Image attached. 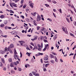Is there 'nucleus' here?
Masks as SVG:
<instances>
[{
	"label": "nucleus",
	"instance_id": "nucleus-27",
	"mask_svg": "<svg viewBox=\"0 0 76 76\" xmlns=\"http://www.w3.org/2000/svg\"><path fill=\"white\" fill-rule=\"evenodd\" d=\"M50 64H46L45 65V66L46 67H48V66Z\"/></svg>",
	"mask_w": 76,
	"mask_h": 76
},
{
	"label": "nucleus",
	"instance_id": "nucleus-1",
	"mask_svg": "<svg viewBox=\"0 0 76 76\" xmlns=\"http://www.w3.org/2000/svg\"><path fill=\"white\" fill-rule=\"evenodd\" d=\"M10 4L11 7L13 8V6L14 7H17V4H15V3H12V2H10Z\"/></svg>",
	"mask_w": 76,
	"mask_h": 76
},
{
	"label": "nucleus",
	"instance_id": "nucleus-26",
	"mask_svg": "<svg viewBox=\"0 0 76 76\" xmlns=\"http://www.w3.org/2000/svg\"><path fill=\"white\" fill-rule=\"evenodd\" d=\"M14 53V55H15V54H18V53H17V52H16V50H15V51Z\"/></svg>",
	"mask_w": 76,
	"mask_h": 76
},
{
	"label": "nucleus",
	"instance_id": "nucleus-25",
	"mask_svg": "<svg viewBox=\"0 0 76 76\" xmlns=\"http://www.w3.org/2000/svg\"><path fill=\"white\" fill-rule=\"evenodd\" d=\"M66 20H67V22L68 23H70V21H69V19L67 18H66Z\"/></svg>",
	"mask_w": 76,
	"mask_h": 76
},
{
	"label": "nucleus",
	"instance_id": "nucleus-14",
	"mask_svg": "<svg viewBox=\"0 0 76 76\" xmlns=\"http://www.w3.org/2000/svg\"><path fill=\"white\" fill-rule=\"evenodd\" d=\"M10 66L11 67H14V65H13V63H10Z\"/></svg>",
	"mask_w": 76,
	"mask_h": 76
},
{
	"label": "nucleus",
	"instance_id": "nucleus-20",
	"mask_svg": "<svg viewBox=\"0 0 76 76\" xmlns=\"http://www.w3.org/2000/svg\"><path fill=\"white\" fill-rule=\"evenodd\" d=\"M31 53H29L28 52H27L26 53V54H28V56H29V57L30 56V55H31Z\"/></svg>",
	"mask_w": 76,
	"mask_h": 76
},
{
	"label": "nucleus",
	"instance_id": "nucleus-63",
	"mask_svg": "<svg viewBox=\"0 0 76 76\" xmlns=\"http://www.w3.org/2000/svg\"><path fill=\"white\" fill-rule=\"evenodd\" d=\"M5 29H7V26H6L5 27Z\"/></svg>",
	"mask_w": 76,
	"mask_h": 76
},
{
	"label": "nucleus",
	"instance_id": "nucleus-48",
	"mask_svg": "<svg viewBox=\"0 0 76 76\" xmlns=\"http://www.w3.org/2000/svg\"><path fill=\"white\" fill-rule=\"evenodd\" d=\"M53 15L55 18H56V15L54 13H53Z\"/></svg>",
	"mask_w": 76,
	"mask_h": 76
},
{
	"label": "nucleus",
	"instance_id": "nucleus-38",
	"mask_svg": "<svg viewBox=\"0 0 76 76\" xmlns=\"http://www.w3.org/2000/svg\"><path fill=\"white\" fill-rule=\"evenodd\" d=\"M26 49L27 50H29V51L31 50V49H30V48H28V47H27L26 48Z\"/></svg>",
	"mask_w": 76,
	"mask_h": 76
},
{
	"label": "nucleus",
	"instance_id": "nucleus-18",
	"mask_svg": "<svg viewBox=\"0 0 76 76\" xmlns=\"http://www.w3.org/2000/svg\"><path fill=\"white\" fill-rule=\"evenodd\" d=\"M4 26V25L3 24H1L0 25V27L1 28H3Z\"/></svg>",
	"mask_w": 76,
	"mask_h": 76
},
{
	"label": "nucleus",
	"instance_id": "nucleus-24",
	"mask_svg": "<svg viewBox=\"0 0 76 76\" xmlns=\"http://www.w3.org/2000/svg\"><path fill=\"white\" fill-rule=\"evenodd\" d=\"M32 74H33V75H34V76H35V75L36 74V72H32Z\"/></svg>",
	"mask_w": 76,
	"mask_h": 76
},
{
	"label": "nucleus",
	"instance_id": "nucleus-12",
	"mask_svg": "<svg viewBox=\"0 0 76 76\" xmlns=\"http://www.w3.org/2000/svg\"><path fill=\"white\" fill-rule=\"evenodd\" d=\"M36 21L35 20H34V22H33V24L35 26H37V24L36 23Z\"/></svg>",
	"mask_w": 76,
	"mask_h": 76
},
{
	"label": "nucleus",
	"instance_id": "nucleus-60",
	"mask_svg": "<svg viewBox=\"0 0 76 76\" xmlns=\"http://www.w3.org/2000/svg\"><path fill=\"white\" fill-rule=\"evenodd\" d=\"M44 62L45 63H48V61H44Z\"/></svg>",
	"mask_w": 76,
	"mask_h": 76
},
{
	"label": "nucleus",
	"instance_id": "nucleus-54",
	"mask_svg": "<svg viewBox=\"0 0 76 76\" xmlns=\"http://www.w3.org/2000/svg\"><path fill=\"white\" fill-rule=\"evenodd\" d=\"M29 75L30 76H33L32 74V73H30L29 74Z\"/></svg>",
	"mask_w": 76,
	"mask_h": 76
},
{
	"label": "nucleus",
	"instance_id": "nucleus-43",
	"mask_svg": "<svg viewBox=\"0 0 76 76\" xmlns=\"http://www.w3.org/2000/svg\"><path fill=\"white\" fill-rule=\"evenodd\" d=\"M26 22H29V19L28 18H26Z\"/></svg>",
	"mask_w": 76,
	"mask_h": 76
},
{
	"label": "nucleus",
	"instance_id": "nucleus-58",
	"mask_svg": "<svg viewBox=\"0 0 76 76\" xmlns=\"http://www.w3.org/2000/svg\"><path fill=\"white\" fill-rule=\"evenodd\" d=\"M40 61L42 63H43V61H42V59H40Z\"/></svg>",
	"mask_w": 76,
	"mask_h": 76
},
{
	"label": "nucleus",
	"instance_id": "nucleus-22",
	"mask_svg": "<svg viewBox=\"0 0 76 76\" xmlns=\"http://www.w3.org/2000/svg\"><path fill=\"white\" fill-rule=\"evenodd\" d=\"M58 10V11H59V12H60V13H62V11H61V9H60L59 10Z\"/></svg>",
	"mask_w": 76,
	"mask_h": 76
},
{
	"label": "nucleus",
	"instance_id": "nucleus-64",
	"mask_svg": "<svg viewBox=\"0 0 76 76\" xmlns=\"http://www.w3.org/2000/svg\"><path fill=\"white\" fill-rule=\"evenodd\" d=\"M26 6V5H25L23 6V8H25V7Z\"/></svg>",
	"mask_w": 76,
	"mask_h": 76
},
{
	"label": "nucleus",
	"instance_id": "nucleus-19",
	"mask_svg": "<svg viewBox=\"0 0 76 76\" xmlns=\"http://www.w3.org/2000/svg\"><path fill=\"white\" fill-rule=\"evenodd\" d=\"M4 51L5 52H6V51H8V50L7 49V48L6 47L4 49Z\"/></svg>",
	"mask_w": 76,
	"mask_h": 76
},
{
	"label": "nucleus",
	"instance_id": "nucleus-3",
	"mask_svg": "<svg viewBox=\"0 0 76 76\" xmlns=\"http://www.w3.org/2000/svg\"><path fill=\"white\" fill-rule=\"evenodd\" d=\"M37 22H38L39 21L41 20V16L39 15H38L37 16Z\"/></svg>",
	"mask_w": 76,
	"mask_h": 76
},
{
	"label": "nucleus",
	"instance_id": "nucleus-5",
	"mask_svg": "<svg viewBox=\"0 0 76 76\" xmlns=\"http://www.w3.org/2000/svg\"><path fill=\"white\" fill-rule=\"evenodd\" d=\"M13 57L15 60H17V58H18V55L16 54H14V56H13Z\"/></svg>",
	"mask_w": 76,
	"mask_h": 76
},
{
	"label": "nucleus",
	"instance_id": "nucleus-53",
	"mask_svg": "<svg viewBox=\"0 0 76 76\" xmlns=\"http://www.w3.org/2000/svg\"><path fill=\"white\" fill-rule=\"evenodd\" d=\"M31 40H32V41H34V40H36L35 39V38H34V39H31Z\"/></svg>",
	"mask_w": 76,
	"mask_h": 76
},
{
	"label": "nucleus",
	"instance_id": "nucleus-61",
	"mask_svg": "<svg viewBox=\"0 0 76 76\" xmlns=\"http://www.w3.org/2000/svg\"><path fill=\"white\" fill-rule=\"evenodd\" d=\"M18 70L19 71H21L22 70V69L20 68H19L18 69Z\"/></svg>",
	"mask_w": 76,
	"mask_h": 76
},
{
	"label": "nucleus",
	"instance_id": "nucleus-4",
	"mask_svg": "<svg viewBox=\"0 0 76 76\" xmlns=\"http://www.w3.org/2000/svg\"><path fill=\"white\" fill-rule=\"evenodd\" d=\"M44 60H48V56L46 55L44 58Z\"/></svg>",
	"mask_w": 76,
	"mask_h": 76
},
{
	"label": "nucleus",
	"instance_id": "nucleus-55",
	"mask_svg": "<svg viewBox=\"0 0 76 76\" xmlns=\"http://www.w3.org/2000/svg\"><path fill=\"white\" fill-rule=\"evenodd\" d=\"M0 67H2L3 66V64H2V63L1 62V64L0 65Z\"/></svg>",
	"mask_w": 76,
	"mask_h": 76
},
{
	"label": "nucleus",
	"instance_id": "nucleus-10",
	"mask_svg": "<svg viewBox=\"0 0 76 76\" xmlns=\"http://www.w3.org/2000/svg\"><path fill=\"white\" fill-rule=\"evenodd\" d=\"M57 38V34H56L55 35L54 37H53V39H56V38Z\"/></svg>",
	"mask_w": 76,
	"mask_h": 76
},
{
	"label": "nucleus",
	"instance_id": "nucleus-52",
	"mask_svg": "<svg viewBox=\"0 0 76 76\" xmlns=\"http://www.w3.org/2000/svg\"><path fill=\"white\" fill-rule=\"evenodd\" d=\"M39 74L38 73H37V74H36L35 76H39Z\"/></svg>",
	"mask_w": 76,
	"mask_h": 76
},
{
	"label": "nucleus",
	"instance_id": "nucleus-41",
	"mask_svg": "<svg viewBox=\"0 0 76 76\" xmlns=\"http://www.w3.org/2000/svg\"><path fill=\"white\" fill-rule=\"evenodd\" d=\"M36 12H35L34 14H33V16H35V15H36Z\"/></svg>",
	"mask_w": 76,
	"mask_h": 76
},
{
	"label": "nucleus",
	"instance_id": "nucleus-16",
	"mask_svg": "<svg viewBox=\"0 0 76 76\" xmlns=\"http://www.w3.org/2000/svg\"><path fill=\"white\" fill-rule=\"evenodd\" d=\"M35 49L37 50V46L34 47V48L33 49V50H35Z\"/></svg>",
	"mask_w": 76,
	"mask_h": 76
},
{
	"label": "nucleus",
	"instance_id": "nucleus-32",
	"mask_svg": "<svg viewBox=\"0 0 76 76\" xmlns=\"http://www.w3.org/2000/svg\"><path fill=\"white\" fill-rule=\"evenodd\" d=\"M50 62H51V63H52V64H54V61L52 60L50 61Z\"/></svg>",
	"mask_w": 76,
	"mask_h": 76
},
{
	"label": "nucleus",
	"instance_id": "nucleus-21",
	"mask_svg": "<svg viewBox=\"0 0 76 76\" xmlns=\"http://www.w3.org/2000/svg\"><path fill=\"white\" fill-rule=\"evenodd\" d=\"M4 23L5 24V25L7 23V20H5L4 21Z\"/></svg>",
	"mask_w": 76,
	"mask_h": 76
},
{
	"label": "nucleus",
	"instance_id": "nucleus-50",
	"mask_svg": "<svg viewBox=\"0 0 76 76\" xmlns=\"http://www.w3.org/2000/svg\"><path fill=\"white\" fill-rule=\"evenodd\" d=\"M20 57L21 58V57H22V54L21 52H20Z\"/></svg>",
	"mask_w": 76,
	"mask_h": 76
},
{
	"label": "nucleus",
	"instance_id": "nucleus-56",
	"mask_svg": "<svg viewBox=\"0 0 76 76\" xmlns=\"http://www.w3.org/2000/svg\"><path fill=\"white\" fill-rule=\"evenodd\" d=\"M29 47L31 49H32L33 47L32 46H31V45H29Z\"/></svg>",
	"mask_w": 76,
	"mask_h": 76
},
{
	"label": "nucleus",
	"instance_id": "nucleus-46",
	"mask_svg": "<svg viewBox=\"0 0 76 76\" xmlns=\"http://www.w3.org/2000/svg\"><path fill=\"white\" fill-rule=\"evenodd\" d=\"M43 41L45 42H48L47 40H43Z\"/></svg>",
	"mask_w": 76,
	"mask_h": 76
},
{
	"label": "nucleus",
	"instance_id": "nucleus-34",
	"mask_svg": "<svg viewBox=\"0 0 76 76\" xmlns=\"http://www.w3.org/2000/svg\"><path fill=\"white\" fill-rule=\"evenodd\" d=\"M44 38V37L41 36V40H43V39Z\"/></svg>",
	"mask_w": 76,
	"mask_h": 76
},
{
	"label": "nucleus",
	"instance_id": "nucleus-57",
	"mask_svg": "<svg viewBox=\"0 0 76 76\" xmlns=\"http://www.w3.org/2000/svg\"><path fill=\"white\" fill-rule=\"evenodd\" d=\"M7 35H5L3 36V37H4V38H7Z\"/></svg>",
	"mask_w": 76,
	"mask_h": 76
},
{
	"label": "nucleus",
	"instance_id": "nucleus-28",
	"mask_svg": "<svg viewBox=\"0 0 76 76\" xmlns=\"http://www.w3.org/2000/svg\"><path fill=\"white\" fill-rule=\"evenodd\" d=\"M37 49L38 50H39V51H41V48H37Z\"/></svg>",
	"mask_w": 76,
	"mask_h": 76
},
{
	"label": "nucleus",
	"instance_id": "nucleus-40",
	"mask_svg": "<svg viewBox=\"0 0 76 76\" xmlns=\"http://www.w3.org/2000/svg\"><path fill=\"white\" fill-rule=\"evenodd\" d=\"M43 71H44V72H46V71H47V69H46V68H43Z\"/></svg>",
	"mask_w": 76,
	"mask_h": 76
},
{
	"label": "nucleus",
	"instance_id": "nucleus-15",
	"mask_svg": "<svg viewBox=\"0 0 76 76\" xmlns=\"http://www.w3.org/2000/svg\"><path fill=\"white\" fill-rule=\"evenodd\" d=\"M50 56H51V58H54V55H53L52 54H50Z\"/></svg>",
	"mask_w": 76,
	"mask_h": 76
},
{
	"label": "nucleus",
	"instance_id": "nucleus-59",
	"mask_svg": "<svg viewBox=\"0 0 76 76\" xmlns=\"http://www.w3.org/2000/svg\"><path fill=\"white\" fill-rule=\"evenodd\" d=\"M3 70L4 71H6V67L4 68Z\"/></svg>",
	"mask_w": 76,
	"mask_h": 76
},
{
	"label": "nucleus",
	"instance_id": "nucleus-47",
	"mask_svg": "<svg viewBox=\"0 0 76 76\" xmlns=\"http://www.w3.org/2000/svg\"><path fill=\"white\" fill-rule=\"evenodd\" d=\"M73 55H74V54L71 53L69 55V56H73Z\"/></svg>",
	"mask_w": 76,
	"mask_h": 76
},
{
	"label": "nucleus",
	"instance_id": "nucleus-9",
	"mask_svg": "<svg viewBox=\"0 0 76 76\" xmlns=\"http://www.w3.org/2000/svg\"><path fill=\"white\" fill-rule=\"evenodd\" d=\"M8 61L9 63L11 62H12V58H9Z\"/></svg>",
	"mask_w": 76,
	"mask_h": 76
},
{
	"label": "nucleus",
	"instance_id": "nucleus-49",
	"mask_svg": "<svg viewBox=\"0 0 76 76\" xmlns=\"http://www.w3.org/2000/svg\"><path fill=\"white\" fill-rule=\"evenodd\" d=\"M37 38H38V37L37 36H35L34 37V39H35L36 40L37 39Z\"/></svg>",
	"mask_w": 76,
	"mask_h": 76
},
{
	"label": "nucleus",
	"instance_id": "nucleus-2",
	"mask_svg": "<svg viewBox=\"0 0 76 76\" xmlns=\"http://www.w3.org/2000/svg\"><path fill=\"white\" fill-rule=\"evenodd\" d=\"M62 29L63 30V31L65 32L66 34H68V31L67 30V28L66 27H62Z\"/></svg>",
	"mask_w": 76,
	"mask_h": 76
},
{
	"label": "nucleus",
	"instance_id": "nucleus-51",
	"mask_svg": "<svg viewBox=\"0 0 76 76\" xmlns=\"http://www.w3.org/2000/svg\"><path fill=\"white\" fill-rule=\"evenodd\" d=\"M31 28H30L29 30L28 31V32H31Z\"/></svg>",
	"mask_w": 76,
	"mask_h": 76
},
{
	"label": "nucleus",
	"instance_id": "nucleus-31",
	"mask_svg": "<svg viewBox=\"0 0 76 76\" xmlns=\"http://www.w3.org/2000/svg\"><path fill=\"white\" fill-rule=\"evenodd\" d=\"M52 2L53 3H54V4H56V3H57V2H56L55 1H53Z\"/></svg>",
	"mask_w": 76,
	"mask_h": 76
},
{
	"label": "nucleus",
	"instance_id": "nucleus-62",
	"mask_svg": "<svg viewBox=\"0 0 76 76\" xmlns=\"http://www.w3.org/2000/svg\"><path fill=\"white\" fill-rule=\"evenodd\" d=\"M40 27L39 26H37V30H39V29Z\"/></svg>",
	"mask_w": 76,
	"mask_h": 76
},
{
	"label": "nucleus",
	"instance_id": "nucleus-35",
	"mask_svg": "<svg viewBox=\"0 0 76 76\" xmlns=\"http://www.w3.org/2000/svg\"><path fill=\"white\" fill-rule=\"evenodd\" d=\"M45 6L46 7H48L49 6V5L48 4H45Z\"/></svg>",
	"mask_w": 76,
	"mask_h": 76
},
{
	"label": "nucleus",
	"instance_id": "nucleus-17",
	"mask_svg": "<svg viewBox=\"0 0 76 76\" xmlns=\"http://www.w3.org/2000/svg\"><path fill=\"white\" fill-rule=\"evenodd\" d=\"M55 60L56 62L57 63L58 62V60H57V57L56 56L55 57Z\"/></svg>",
	"mask_w": 76,
	"mask_h": 76
},
{
	"label": "nucleus",
	"instance_id": "nucleus-13",
	"mask_svg": "<svg viewBox=\"0 0 76 76\" xmlns=\"http://www.w3.org/2000/svg\"><path fill=\"white\" fill-rule=\"evenodd\" d=\"M0 18L1 19H3L4 18V15H1L0 16Z\"/></svg>",
	"mask_w": 76,
	"mask_h": 76
},
{
	"label": "nucleus",
	"instance_id": "nucleus-42",
	"mask_svg": "<svg viewBox=\"0 0 76 76\" xmlns=\"http://www.w3.org/2000/svg\"><path fill=\"white\" fill-rule=\"evenodd\" d=\"M70 35H71V36H72V37H75V36H74V35H73V34H72L71 33H70Z\"/></svg>",
	"mask_w": 76,
	"mask_h": 76
},
{
	"label": "nucleus",
	"instance_id": "nucleus-36",
	"mask_svg": "<svg viewBox=\"0 0 76 76\" xmlns=\"http://www.w3.org/2000/svg\"><path fill=\"white\" fill-rule=\"evenodd\" d=\"M37 46L39 48H41V45H40L39 44H38Z\"/></svg>",
	"mask_w": 76,
	"mask_h": 76
},
{
	"label": "nucleus",
	"instance_id": "nucleus-44",
	"mask_svg": "<svg viewBox=\"0 0 76 76\" xmlns=\"http://www.w3.org/2000/svg\"><path fill=\"white\" fill-rule=\"evenodd\" d=\"M24 1L23 0H21L20 1V3H21V4H23V3Z\"/></svg>",
	"mask_w": 76,
	"mask_h": 76
},
{
	"label": "nucleus",
	"instance_id": "nucleus-23",
	"mask_svg": "<svg viewBox=\"0 0 76 76\" xmlns=\"http://www.w3.org/2000/svg\"><path fill=\"white\" fill-rule=\"evenodd\" d=\"M0 53L1 54H4V52H3V50H1L0 51Z\"/></svg>",
	"mask_w": 76,
	"mask_h": 76
},
{
	"label": "nucleus",
	"instance_id": "nucleus-29",
	"mask_svg": "<svg viewBox=\"0 0 76 76\" xmlns=\"http://www.w3.org/2000/svg\"><path fill=\"white\" fill-rule=\"evenodd\" d=\"M13 64L15 65V66H17V65L18 64V63H16V62H15L13 63Z\"/></svg>",
	"mask_w": 76,
	"mask_h": 76
},
{
	"label": "nucleus",
	"instance_id": "nucleus-6",
	"mask_svg": "<svg viewBox=\"0 0 76 76\" xmlns=\"http://www.w3.org/2000/svg\"><path fill=\"white\" fill-rule=\"evenodd\" d=\"M11 33L12 35H16L17 34V33H16V32L15 31H12L11 32Z\"/></svg>",
	"mask_w": 76,
	"mask_h": 76
},
{
	"label": "nucleus",
	"instance_id": "nucleus-33",
	"mask_svg": "<svg viewBox=\"0 0 76 76\" xmlns=\"http://www.w3.org/2000/svg\"><path fill=\"white\" fill-rule=\"evenodd\" d=\"M19 42H20V45H22L23 46V43L21 41H19Z\"/></svg>",
	"mask_w": 76,
	"mask_h": 76
},
{
	"label": "nucleus",
	"instance_id": "nucleus-8",
	"mask_svg": "<svg viewBox=\"0 0 76 76\" xmlns=\"http://www.w3.org/2000/svg\"><path fill=\"white\" fill-rule=\"evenodd\" d=\"M10 48H13V47H14V45L13 44H11L10 45Z\"/></svg>",
	"mask_w": 76,
	"mask_h": 76
},
{
	"label": "nucleus",
	"instance_id": "nucleus-37",
	"mask_svg": "<svg viewBox=\"0 0 76 76\" xmlns=\"http://www.w3.org/2000/svg\"><path fill=\"white\" fill-rule=\"evenodd\" d=\"M47 20H49L50 22H52V20L51 19H50V18H48Z\"/></svg>",
	"mask_w": 76,
	"mask_h": 76
},
{
	"label": "nucleus",
	"instance_id": "nucleus-39",
	"mask_svg": "<svg viewBox=\"0 0 76 76\" xmlns=\"http://www.w3.org/2000/svg\"><path fill=\"white\" fill-rule=\"evenodd\" d=\"M7 50L8 51H9V50H10V47H9L7 48Z\"/></svg>",
	"mask_w": 76,
	"mask_h": 76
},
{
	"label": "nucleus",
	"instance_id": "nucleus-7",
	"mask_svg": "<svg viewBox=\"0 0 76 76\" xmlns=\"http://www.w3.org/2000/svg\"><path fill=\"white\" fill-rule=\"evenodd\" d=\"M29 4L30 6L31 7V8H33V7H34V3H30Z\"/></svg>",
	"mask_w": 76,
	"mask_h": 76
},
{
	"label": "nucleus",
	"instance_id": "nucleus-30",
	"mask_svg": "<svg viewBox=\"0 0 76 76\" xmlns=\"http://www.w3.org/2000/svg\"><path fill=\"white\" fill-rule=\"evenodd\" d=\"M46 49H47L46 46L45 47V48H44V49L43 50V51H45V50H46Z\"/></svg>",
	"mask_w": 76,
	"mask_h": 76
},
{
	"label": "nucleus",
	"instance_id": "nucleus-45",
	"mask_svg": "<svg viewBox=\"0 0 76 76\" xmlns=\"http://www.w3.org/2000/svg\"><path fill=\"white\" fill-rule=\"evenodd\" d=\"M9 51L10 53H13V52H12V51L11 50H9Z\"/></svg>",
	"mask_w": 76,
	"mask_h": 76
},
{
	"label": "nucleus",
	"instance_id": "nucleus-11",
	"mask_svg": "<svg viewBox=\"0 0 76 76\" xmlns=\"http://www.w3.org/2000/svg\"><path fill=\"white\" fill-rule=\"evenodd\" d=\"M1 60L2 61V62L3 63H5V61H4V58H1Z\"/></svg>",
	"mask_w": 76,
	"mask_h": 76
}]
</instances>
